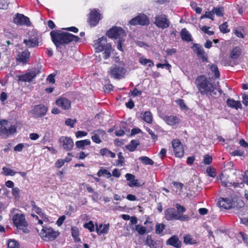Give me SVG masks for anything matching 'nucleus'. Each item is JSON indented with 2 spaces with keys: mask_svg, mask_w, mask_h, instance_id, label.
<instances>
[{
  "mask_svg": "<svg viewBox=\"0 0 248 248\" xmlns=\"http://www.w3.org/2000/svg\"><path fill=\"white\" fill-rule=\"evenodd\" d=\"M50 36L52 42L56 46L57 49L60 52L63 50L65 45L68 44L71 42H78L80 38L68 32H62L60 31H53L50 32Z\"/></svg>",
  "mask_w": 248,
  "mask_h": 248,
  "instance_id": "nucleus-1",
  "label": "nucleus"
},
{
  "mask_svg": "<svg viewBox=\"0 0 248 248\" xmlns=\"http://www.w3.org/2000/svg\"><path fill=\"white\" fill-rule=\"evenodd\" d=\"M196 82H197V87L202 94L210 93L211 94H216L215 90H217L221 93V89L216 88L215 85L208 81L203 76L198 77Z\"/></svg>",
  "mask_w": 248,
  "mask_h": 248,
  "instance_id": "nucleus-2",
  "label": "nucleus"
},
{
  "mask_svg": "<svg viewBox=\"0 0 248 248\" xmlns=\"http://www.w3.org/2000/svg\"><path fill=\"white\" fill-rule=\"evenodd\" d=\"M93 46L96 49V52H101L104 50L103 57L107 59L109 57L111 51V46L110 43L107 42V38L102 37L93 41Z\"/></svg>",
  "mask_w": 248,
  "mask_h": 248,
  "instance_id": "nucleus-3",
  "label": "nucleus"
},
{
  "mask_svg": "<svg viewBox=\"0 0 248 248\" xmlns=\"http://www.w3.org/2000/svg\"><path fill=\"white\" fill-rule=\"evenodd\" d=\"M14 225L18 230H22L23 232L27 233L30 231L27 228L28 223L26 220L25 215L17 213L12 218Z\"/></svg>",
  "mask_w": 248,
  "mask_h": 248,
  "instance_id": "nucleus-4",
  "label": "nucleus"
},
{
  "mask_svg": "<svg viewBox=\"0 0 248 248\" xmlns=\"http://www.w3.org/2000/svg\"><path fill=\"white\" fill-rule=\"evenodd\" d=\"M59 232L55 231L51 227L43 226L39 234L41 238L45 241L53 240L56 238Z\"/></svg>",
  "mask_w": 248,
  "mask_h": 248,
  "instance_id": "nucleus-5",
  "label": "nucleus"
},
{
  "mask_svg": "<svg viewBox=\"0 0 248 248\" xmlns=\"http://www.w3.org/2000/svg\"><path fill=\"white\" fill-rule=\"evenodd\" d=\"M126 72V70L124 66L117 65H114L110 67L108 71L110 77L116 79L123 78Z\"/></svg>",
  "mask_w": 248,
  "mask_h": 248,
  "instance_id": "nucleus-6",
  "label": "nucleus"
},
{
  "mask_svg": "<svg viewBox=\"0 0 248 248\" xmlns=\"http://www.w3.org/2000/svg\"><path fill=\"white\" fill-rule=\"evenodd\" d=\"M7 121L5 120H1L0 121V136L4 138H7L10 135H12L16 132V127L15 125H11L10 127L7 128L3 126L4 124H7Z\"/></svg>",
  "mask_w": 248,
  "mask_h": 248,
  "instance_id": "nucleus-7",
  "label": "nucleus"
},
{
  "mask_svg": "<svg viewBox=\"0 0 248 248\" xmlns=\"http://www.w3.org/2000/svg\"><path fill=\"white\" fill-rule=\"evenodd\" d=\"M107 34L109 37L115 39L123 38L126 36L125 31L122 28L117 27L111 28L107 31Z\"/></svg>",
  "mask_w": 248,
  "mask_h": 248,
  "instance_id": "nucleus-8",
  "label": "nucleus"
},
{
  "mask_svg": "<svg viewBox=\"0 0 248 248\" xmlns=\"http://www.w3.org/2000/svg\"><path fill=\"white\" fill-rule=\"evenodd\" d=\"M59 141L60 146L66 151H71L74 146V141L70 137H62Z\"/></svg>",
  "mask_w": 248,
  "mask_h": 248,
  "instance_id": "nucleus-9",
  "label": "nucleus"
},
{
  "mask_svg": "<svg viewBox=\"0 0 248 248\" xmlns=\"http://www.w3.org/2000/svg\"><path fill=\"white\" fill-rule=\"evenodd\" d=\"M47 111V108L43 104L35 105L31 111L34 118H39L45 116Z\"/></svg>",
  "mask_w": 248,
  "mask_h": 248,
  "instance_id": "nucleus-10",
  "label": "nucleus"
},
{
  "mask_svg": "<svg viewBox=\"0 0 248 248\" xmlns=\"http://www.w3.org/2000/svg\"><path fill=\"white\" fill-rule=\"evenodd\" d=\"M155 19V24L159 28L164 29L169 27L170 21L165 15H157Z\"/></svg>",
  "mask_w": 248,
  "mask_h": 248,
  "instance_id": "nucleus-11",
  "label": "nucleus"
},
{
  "mask_svg": "<svg viewBox=\"0 0 248 248\" xmlns=\"http://www.w3.org/2000/svg\"><path fill=\"white\" fill-rule=\"evenodd\" d=\"M173 152L176 156L182 157L184 155V149L183 144L178 139H174L172 141Z\"/></svg>",
  "mask_w": 248,
  "mask_h": 248,
  "instance_id": "nucleus-12",
  "label": "nucleus"
},
{
  "mask_svg": "<svg viewBox=\"0 0 248 248\" xmlns=\"http://www.w3.org/2000/svg\"><path fill=\"white\" fill-rule=\"evenodd\" d=\"M149 22V19L145 15L140 14L136 17L133 18L129 23L131 25L139 24L143 26L148 24Z\"/></svg>",
  "mask_w": 248,
  "mask_h": 248,
  "instance_id": "nucleus-13",
  "label": "nucleus"
},
{
  "mask_svg": "<svg viewBox=\"0 0 248 248\" xmlns=\"http://www.w3.org/2000/svg\"><path fill=\"white\" fill-rule=\"evenodd\" d=\"M241 52L242 51L241 48L238 46H236L233 48L231 51L230 57L233 60L230 62V65L233 66L235 65L239 64L241 62L240 59L236 60H235L237 59L240 56L241 54Z\"/></svg>",
  "mask_w": 248,
  "mask_h": 248,
  "instance_id": "nucleus-14",
  "label": "nucleus"
},
{
  "mask_svg": "<svg viewBox=\"0 0 248 248\" xmlns=\"http://www.w3.org/2000/svg\"><path fill=\"white\" fill-rule=\"evenodd\" d=\"M36 70H31L26 74L18 76V81L31 82L36 76Z\"/></svg>",
  "mask_w": 248,
  "mask_h": 248,
  "instance_id": "nucleus-15",
  "label": "nucleus"
},
{
  "mask_svg": "<svg viewBox=\"0 0 248 248\" xmlns=\"http://www.w3.org/2000/svg\"><path fill=\"white\" fill-rule=\"evenodd\" d=\"M14 22L17 25L27 26H29L31 24L29 17L18 13L16 14V17L14 18Z\"/></svg>",
  "mask_w": 248,
  "mask_h": 248,
  "instance_id": "nucleus-16",
  "label": "nucleus"
},
{
  "mask_svg": "<svg viewBox=\"0 0 248 248\" xmlns=\"http://www.w3.org/2000/svg\"><path fill=\"white\" fill-rule=\"evenodd\" d=\"M23 43L28 47H35L38 46V37L36 34L30 35L28 39H25Z\"/></svg>",
  "mask_w": 248,
  "mask_h": 248,
  "instance_id": "nucleus-17",
  "label": "nucleus"
},
{
  "mask_svg": "<svg viewBox=\"0 0 248 248\" xmlns=\"http://www.w3.org/2000/svg\"><path fill=\"white\" fill-rule=\"evenodd\" d=\"M100 14L95 9L92 10L90 13L88 22L91 26L96 25L100 19Z\"/></svg>",
  "mask_w": 248,
  "mask_h": 248,
  "instance_id": "nucleus-18",
  "label": "nucleus"
},
{
  "mask_svg": "<svg viewBox=\"0 0 248 248\" xmlns=\"http://www.w3.org/2000/svg\"><path fill=\"white\" fill-rule=\"evenodd\" d=\"M160 117L170 125L173 126L179 123V119L176 116L162 115Z\"/></svg>",
  "mask_w": 248,
  "mask_h": 248,
  "instance_id": "nucleus-19",
  "label": "nucleus"
},
{
  "mask_svg": "<svg viewBox=\"0 0 248 248\" xmlns=\"http://www.w3.org/2000/svg\"><path fill=\"white\" fill-rule=\"evenodd\" d=\"M56 105L62 109L66 110L71 107V102L65 97H61L56 101Z\"/></svg>",
  "mask_w": 248,
  "mask_h": 248,
  "instance_id": "nucleus-20",
  "label": "nucleus"
},
{
  "mask_svg": "<svg viewBox=\"0 0 248 248\" xmlns=\"http://www.w3.org/2000/svg\"><path fill=\"white\" fill-rule=\"evenodd\" d=\"M125 177L127 181L130 182L128 184V185L130 187L141 186L144 184L143 183H141L139 182L138 180L135 179V176L132 174L126 173L125 174Z\"/></svg>",
  "mask_w": 248,
  "mask_h": 248,
  "instance_id": "nucleus-21",
  "label": "nucleus"
},
{
  "mask_svg": "<svg viewBox=\"0 0 248 248\" xmlns=\"http://www.w3.org/2000/svg\"><path fill=\"white\" fill-rule=\"evenodd\" d=\"M178 215L177 211L173 208H168L165 212V218L168 220H176Z\"/></svg>",
  "mask_w": 248,
  "mask_h": 248,
  "instance_id": "nucleus-22",
  "label": "nucleus"
},
{
  "mask_svg": "<svg viewBox=\"0 0 248 248\" xmlns=\"http://www.w3.org/2000/svg\"><path fill=\"white\" fill-rule=\"evenodd\" d=\"M30 53L28 50H25L22 52H19L17 56V60L18 62L23 64L26 63L29 60Z\"/></svg>",
  "mask_w": 248,
  "mask_h": 248,
  "instance_id": "nucleus-23",
  "label": "nucleus"
},
{
  "mask_svg": "<svg viewBox=\"0 0 248 248\" xmlns=\"http://www.w3.org/2000/svg\"><path fill=\"white\" fill-rule=\"evenodd\" d=\"M167 245L172 246L176 248H180L181 242L176 235H173L167 241Z\"/></svg>",
  "mask_w": 248,
  "mask_h": 248,
  "instance_id": "nucleus-24",
  "label": "nucleus"
},
{
  "mask_svg": "<svg viewBox=\"0 0 248 248\" xmlns=\"http://www.w3.org/2000/svg\"><path fill=\"white\" fill-rule=\"evenodd\" d=\"M109 229V224L103 225L100 224L99 226L96 225V231L99 235L106 234L108 232Z\"/></svg>",
  "mask_w": 248,
  "mask_h": 248,
  "instance_id": "nucleus-25",
  "label": "nucleus"
},
{
  "mask_svg": "<svg viewBox=\"0 0 248 248\" xmlns=\"http://www.w3.org/2000/svg\"><path fill=\"white\" fill-rule=\"evenodd\" d=\"M218 204L224 209H229L232 207L231 200L227 198H221L218 201Z\"/></svg>",
  "mask_w": 248,
  "mask_h": 248,
  "instance_id": "nucleus-26",
  "label": "nucleus"
},
{
  "mask_svg": "<svg viewBox=\"0 0 248 248\" xmlns=\"http://www.w3.org/2000/svg\"><path fill=\"white\" fill-rule=\"evenodd\" d=\"M221 180V185L227 187H230L232 186H233L234 187H239L241 185H242V183H232V182H229L226 181V179L224 177H222L220 178Z\"/></svg>",
  "mask_w": 248,
  "mask_h": 248,
  "instance_id": "nucleus-27",
  "label": "nucleus"
},
{
  "mask_svg": "<svg viewBox=\"0 0 248 248\" xmlns=\"http://www.w3.org/2000/svg\"><path fill=\"white\" fill-rule=\"evenodd\" d=\"M227 104L229 107L235 108L236 109H237L238 108H242V105L240 101H236L232 99H228L227 100Z\"/></svg>",
  "mask_w": 248,
  "mask_h": 248,
  "instance_id": "nucleus-28",
  "label": "nucleus"
},
{
  "mask_svg": "<svg viewBox=\"0 0 248 248\" xmlns=\"http://www.w3.org/2000/svg\"><path fill=\"white\" fill-rule=\"evenodd\" d=\"M140 144V141L138 140H132L130 143L126 146V148L130 152L134 151L137 147Z\"/></svg>",
  "mask_w": 248,
  "mask_h": 248,
  "instance_id": "nucleus-29",
  "label": "nucleus"
},
{
  "mask_svg": "<svg viewBox=\"0 0 248 248\" xmlns=\"http://www.w3.org/2000/svg\"><path fill=\"white\" fill-rule=\"evenodd\" d=\"M90 144L91 141L89 140H78L76 142V147L81 150L84 149L85 146L90 145Z\"/></svg>",
  "mask_w": 248,
  "mask_h": 248,
  "instance_id": "nucleus-30",
  "label": "nucleus"
},
{
  "mask_svg": "<svg viewBox=\"0 0 248 248\" xmlns=\"http://www.w3.org/2000/svg\"><path fill=\"white\" fill-rule=\"evenodd\" d=\"M133 231H137L140 235H143L146 232V228L141 225H137L134 226H130Z\"/></svg>",
  "mask_w": 248,
  "mask_h": 248,
  "instance_id": "nucleus-31",
  "label": "nucleus"
},
{
  "mask_svg": "<svg viewBox=\"0 0 248 248\" xmlns=\"http://www.w3.org/2000/svg\"><path fill=\"white\" fill-rule=\"evenodd\" d=\"M182 39L186 42L192 41L191 36L186 28L183 29L181 32Z\"/></svg>",
  "mask_w": 248,
  "mask_h": 248,
  "instance_id": "nucleus-32",
  "label": "nucleus"
},
{
  "mask_svg": "<svg viewBox=\"0 0 248 248\" xmlns=\"http://www.w3.org/2000/svg\"><path fill=\"white\" fill-rule=\"evenodd\" d=\"M141 118L146 123L148 124L152 123L153 116L150 111H147L145 112Z\"/></svg>",
  "mask_w": 248,
  "mask_h": 248,
  "instance_id": "nucleus-33",
  "label": "nucleus"
},
{
  "mask_svg": "<svg viewBox=\"0 0 248 248\" xmlns=\"http://www.w3.org/2000/svg\"><path fill=\"white\" fill-rule=\"evenodd\" d=\"M146 243L150 248H156L157 244L155 241L153 240L151 235H147Z\"/></svg>",
  "mask_w": 248,
  "mask_h": 248,
  "instance_id": "nucleus-34",
  "label": "nucleus"
},
{
  "mask_svg": "<svg viewBox=\"0 0 248 248\" xmlns=\"http://www.w3.org/2000/svg\"><path fill=\"white\" fill-rule=\"evenodd\" d=\"M139 62L142 65H145L148 63V66L151 67L154 66L153 62L150 59H147L143 57H140L139 59Z\"/></svg>",
  "mask_w": 248,
  "mask_h": 248,
  "instance_id": "nucleus-35",
  "label": "nucleus"
},
{
  "mask_svg": "<svg viewBox=\"0 0 248 248\" xmlns=\"http://www.w3.org/2000/svg\"><path fill=\"white\" fill-rule=\"evenodd\" d=\"M184 242L186 244H194L197 243L196 240L189 234L186 235L184 237Z\"/></svg>",
  "mask_w": 248,
  "mask_h": 248,
  "instance_id": "nucleus-36",
  "label": "nucleus"
},
{
  "mask_svg": "<svg viewBox=\"0 0 248 248\" xmlns=\"http://www.w3.org/2000/svg\"><path fill=\"white\" fill-rule=\"evenodd\" d=\"M214 15L215 14L218 16H223L224 15V8L223 7H214L212 10Z\"/></svg>",
  "mask_w": 248,
  "mask_h": 248,
  "instance_id": "nucleus-37",
  "label": "nucleus"
},
{
  "mask_svg": "<svg viewBox=\"0 0 248 248\" xmlns=\"http://www.w3.org/2000/svg\"><path fill=\"white\" fill-rule=\"evenodd\" d=\"M139 159L142 163L146 165H153L154 164V161L151 159L146 156H141L139 158Z\"/></svg>",
  "mask_w": 248,
  "mask_h": 248,
  "instance_id": "nucleus-38",
  "label": "nucleus"
},
{
  "mask_svg": "<svg viewBox=\"0 0 248 248\" xmlns=\"http://www.w3.org/2000/svg\"><path fill=\"white\" fill-rule=\"evenodd\" d=\"M72 235L74 238L75 241L76 242L80 241V239L78 237V230L76 227H72L71 229Z\"/></svg>",
  "mask_w": 248,
  "mask_h": 248,
  "instance_id": "nucleus-39",
  "label": "nucleus"
},
{
  "mask_svg": "<svg viewBox=\"0 0 248 248\" xmlns=\"http://www.w3.org/2000/svg\"><path fill=\"white\" fill-rule=\"evenodd\" d=\"M197 55L198 56L199 58L201 59L202 62H207V54L204 51V49L202 50L200 52H198L197 54Z\"/></svg>",
  "mask_w": 248,
  "mask_h": 248,
  "instance_id": "nucleus-40",
  "label": "nucleus"
},
{
  "mask_svg": "<svg viewBox=\"0 0 248 248\" xmlns=\"http://www.w3.org/2000/svg\"><path fill=\"white\" fill-rule=\"evenodd\" d=\"M3 170V173L7 176V175H11V176H14L15 175L16 172L13 170L11 169H10L9 168H7L6 167H3L2 168Z\"/></svg>",
  "mask_w": 248,
  "mask_h": 248,
  "instance_id": "nucleus-41",
  "label": "nucleus"
},
{
  "mask_svg": "<svg viewBox=\"0 0 248 248\" xmlns=\"http://www.w3.org/2000/svg\"><path fill=\"white\" fill-rule=\"evenodd\" d=\"M104 174L107 175V178H110L111 176L110 172L106 169L100 170L97 172V175L99 177H100Z\"/></svg>",
  "mask_w": 248,
  "mask_h": 248,
  "instance_id": "nucleus-42",
  "label": "nucleus"
},
{
  "mask_svg": "<svg viewBox=\"0 0 248 248\" xmlns=\"http://www.w3.org/2000/svg\"><path fill=\"white\" fill-rule=\"evenodd\" d=\"M211 70L214 73L216 78H218L220 76V73L218 68L216 65L212 64L210 67Z\"/></svg>",
  "mask_w": 248,
  "mask_h": 248,
  "instance_id": "nucleus-43",
  "label": "nucleus"
},
{
  "mask_svg": "<svg viewBox=\"0 0 248 248\" xmlns=\"http://www.w3.org/2000/svg\"><path fill=\"white\" fill-rule=\"evenodd\" d=\"M205 18H208L211 19L212 20H214V12H212V10L210 12H206L204 15H203L201 17V19H203Z\"/></svg>",
  "mask_w": 248,
  "mask_h": 248,
  "instance_id": "nucleus-44",
  "label": "nucleus"
},
{
  "mask_svg": "<svg viewBox=\"0 0 248 248\" xmlns=\"http://www.w3.org/2000/svg\"><path fill=\"white\" fill-rule=\"evenodd\" d=\"M31 206H32V209L35 211V212L38 215H40L41 214L43 215V214L42 213L41 209L38 207L36 204L35 202L32 201L31 202Z\"/></svg>",
  "mask_w": 248,
  "mask_h": 248,
  "instance_id": "nucleus-45",
  "label": "nucleus"
},
{
  "mask_svg": "<svg viewBox=\"0 0 248 248\" xmlns=\"http://www.w3.org/2000/svg\"><path fill=\"white\" fill-rule=\"evenodd\" d=\"M191 48L196 54L203 49L202 46L199 44H194Z\"/></svg>",
  "mask_w": 248,
  "mask_h": 248,
  "instance_id": "nucleus-46",
  "label": "nucleus"
},
{
  "mask_svg": "<svg viewBox=\"0 0 248 248\" xmlns=\"http://www.w3.org/2000/svg\"><path fill=\"white\" fill-rule=\"evenodd\" d=\"M77 121L76 119H71L70 118H68L66 119L65 121V124L67 126H69L71 127H74V125L77 123Z\"/></svg>",
  "mask_w": 248,
  "mask_h": 248,
  "instance_id": "nucleus-47",
  "label": "nucleus"
},
{
  "mask_svg": "<svg viewBox=\"0 0 248 248\" xmlns=\"http://www.w3.org/2000/svg\"><path fill=\"white\" fill-rule=\"evenodd\" d=\"M83 226L84 228L88 229L91 232H92L94 230V226L92 221L85 223Z\"/></svg>",
  "mask_w": 248,
  "mask_h": 248,
  "instance_id": "nucleus-48",
  "label": "nucleus"
},
{
  "mask_svg": "<svg viewBox=\"0 0 248 248\" xmlns=\"http://www.w3.org/2000/svg\"><path fill=\"white\" fill-rule=\"evenodd\" d=\"M165 229V225L163 224H157L155 226V232L157 234H160Z\"/></svg>",
  "mask_w": 248,
  "mask_h": 248,
  "instance_id": "nucleus-49",
  "label": "nucleus"
},
{
  "mask_svg": "<svg viewBox=\"0 0 248 248\" xmlns=\"http://www.w3.org/2000/svg\"><path fill=\"white\" fill-rule=\"evenodd\" d=\"M7 245L8 248H18V243L14 240H9Z\"/></svg>",
  "mask_w": 248,
  "mask_h": 248,
  "instance_id": "nucleus-50",
  "label": "nucleus"
},
{
  "mask_svg": "<svg viewBox=\"0 0 248 248\" xmlns=\"http://www.w3.org/2000/svg\"><path fill=\"white\" fill-rule=\"evenodd\" d=\"M206 172L208 175L211 177H215L216 175L215 170L211 167H208L206 169Z\"/></svg>",
  "mask_w": 248,
  "mask_h": 248,
  "instance_id": "nucleus-51",
  "label": "nucleus"
},
{
  "mask_svg": "<svg viewBox=\"0 0 248 248\" xmlns=\"http://www.w3.org/2000/svg\"><path fill=\"white\" fill-rule=\"evenodd\" d=\"M212 162V157L208 155H205L203 157V163L205 165H210Z\"/></svg>",
  "mask_w": 248,
  "mask_h": 248,
  "instance_id": "nucleus-52",
  "label": "nucleus"
},
{
  "mask_svg": "<svg viewBox=\"0 0 248 248\" xmlns=\"http://www.w3.org/2000/svg\"><path fill=\"white\" fill-rule=\"evenodd\" d=\"M9 2L7 0H0V9L6 10L7 9Z\"/></svg>",
  "mask_w": 248,
  "mask_h": 248,
  "instance_id": "nucleus-53",
  "label": "nucleus"
},
{
  "mask_svg": "<svg viewBox=\"0 0 248 248\" xmlns=\"http://www.w3.org/2000/svg\"><path fill=\"white\" fill-rule=\"evenodd\" d=\"M227 22L223 23L219 26V29L221 32L223 33H227L229 31V30L227 29Z\"/></svg>",
  "mask_w": 248,
  "mask_h": 248,
  "instance_id": "nucleus-54",
  "label": "nucleus"
},
{
  "mask_svg": "<svg viewBox=\"0 0 248 248\" xmlns=\"http://www.w3.org/2000/svg\"><path fill=\"white\" fill-rule=\"evenodd\" d=\"M118 156L119 160L117 161V164L118 165H120L121 166H122L124 162V157L123 156L122 153L121 152L119 153Z\"/></svg>",
  "mask_w": 248,
  "mask_h": 248,
  "instance_id": "nucleus-55",
  "label": "nucleus"
},
{
  "mask_svg": "<svg viewBox=\"0 0 248 248\" xmlns=\"http://www.w3.org/2000/svg\"><path fill=\"white\" fill-rule=\"evenodd\" d=\"M210 28V27H208V26H203L202 27V30L205 33H207V34H208L209 35H213L214 34V31H209L208 30Z\"/></svg>",
  "mask_w": 248,
  "mask_h": 248,
  "instance_id": "nucleus-56",
  "label": "nucleus"
},
{
  "mask_svg": "<svg viewBox=\"0 0 248 248\" xmlns=\"http://www.w3.org/2000/svg\"><path fill=\"white\" fill-rule=\"evenodd\" d=\"M92 134H95V135H96V134L97 136H98L100 137L101 136H103L105 134V132L103 130L99 129H97L96 130L93 131Z\"/></svg>",
  "mask_w": 248,
  "mask_h": 248,
  "instance_id": "nucleus-57",
  "label": "nucleus"
},
{
  "mask_svg": "<svg viewBox=\"0 0 248 248\" xmlns=\"http://www.w3.org/2000/svg\"><path fill=\"white\" fill-rule=\"evenodd\" d=\"M88 134L87 132L83 131H78L76 133V136L77 138H80L85 137Z\"/></svg>",
  "mask_w": 248,
  "mask_h": 248,
  "instance_id": "nucleus-58",
  "label": "nucleus"
},
{
  "mask_svg": "<svg viewBox=\"0 0 248 248\" xmlns=\"http://www.w3.org/2000/svg\"><path fill=\"white\" fill-rule=\"evenodd\" d=\"M92 136V139L93 141L96 143H100L102 141L101 138L99 136H97L96 134H93Z\"/></svg>",
  "mask_w": 248,
  "mask_h": 248,
  "instance_id": "nucleus-59",
  "label": "nucleus"
},
{
  "mask_svg": "<svg viewBox=\"0 0 248 248\" xmlns=\"http://www.w3.org/2000/svg\"><path fill=\"white\" fill-rule=\"evenodd\" d=\"M20 190L18 187H13L12 189L13 195L16 198L19 197Z\"/></svg>",
  "mask_w": 248,
  "mask_h": 248,
  "instance_id": "nucleus-60",
  "label": "nucleus"
},
{
  "mask_svg": "<svg viewBox=\"0 0 248 248\" xmlns=\"http://www.w3.org/2000/svg\"><path fill=\"white\" fill-rule=\"evenodd\" d=\"M130 93L131 94V96L135 97L136 96L141 95L142 94V92L138 91L137 88H135L133 91L130 92Z\"/></svg>",
  "mask_w": 248,
  "mask_h": 248,
  "instance_id": "nucleus-61",
  "label": "nucleus"
},
{
  "mask_svg": "<svg viewBox=\"0 0 248 248\" xmlns=\"http://www.w3.org/2000/svg\"><path fill=\"white\" fill-rule=\"evenodd\" d=\"M176 207L177 208V212L178 213V214L182 213L186 211V208L184 206H181L180 204H177L176 205Z\"/></svg>",
  "mask_w": 248,
  "mask_h": 248,
  "instance_id": "nucleus-62",
  "label": "nucleus"
},
{
  "mask_svg": "<svg viewBox=\"0 0 248 248\" xmlns=\"http://www.w3.org/2000/svg\"><path fill=\"white\" fill-rule=\"evenodd\" d=\"M189 219V217L187 215H178L176 220H180L181 221H186Z\"/></svg>",
  "mask_w": 248,
  "mask_h": 248,
  "instance_id": "nucleus-63",
  "label": "nucleus"
},
{
  "mask_svg": "<svg viewBox=\"0 0 248 248\" xmlns=\"http://www.w3.org/2000/svg\"><path fill=\"white\" fill-rule=\"evenodd\" d=\"M242 102L246 106H248V95L245 93L243 94Z\"/></svg>",
  "mask_w": 248,
  "mask_h": 248,
  "instance_id": "nucleus-64",
  "label": "nucleus"
}]
</instances>
